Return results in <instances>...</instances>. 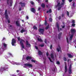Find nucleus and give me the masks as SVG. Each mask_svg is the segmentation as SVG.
I'll list each match as a JSON object with an SVG mask.
<instances>
[{
    "instance_id": "c03bdc74",
    "label": "nucleus",
    "mask_w": 76,
    "mask_h": 76,
    "mask_svg": "<svg viewBox=\"0 0 76 76\" xmlns=\"http://www.w3.org/2000/svg\"><path fill=\"white\" fill-rule=\"evenodd\" d=\"M35 48L37 50H38V48L37 46H35Z\"/></svg>"
},
{
    "instance_id": "a19ab883",
    "label": "nucleus",
    "mask_w": 76,
    "mask_h": 76,
    "mask_svg": "<svg viewBox=\"0 0 76 76\" xmlns=\"http://www.w3.org/2000/svg\"><path fill=\"white\" fill-rule=\"evenodd\" d=\"M31 61L32 62H34V63H35V61L33 60V59L31 60Z\"/></svg>"
},
{
    "instance_id": "ea45409f",
    "label": "nucleus",
    "mask_w": 76,
    "mask_h": 76,
    "mask_svg": "<svg viewBox=\"0 0 76 76\" xmlns=\"http://www.w3.org/2000/svg\"><path fill=\"white\" fill-rule=\"evenodd\" d=\"M40 47H44V44L40 45Z\"/></svg>"
},
{
    "instance_id": "a211bd4d",
    "label": "nucleus",
    "mask_w": 76,
    "mask_h": 76,
    "mask_svg": "<svg viewBox=\"0 0 76 76\" xmlns=\"http://www.w3.org/2000/svg\"><path fill=\"white\" fill-rule=\"evenodd\" d=\"M67 55L69 57V58H72L73 57V56L72 55L68 53L67 54Z\"/></svg>"
},
{
    "instance_id": "7ed1b4c3",
    "label": "nucleus",
    "mask_w": 76,
    "mask_h": 76,
    "mask_svg": "<svg viewBox=\"0 0 76 76\" xmlns=\"http://www.w3.org/2000/svg\"><path fill=\"white\" fill-rule=\"evenodd\" d=\"M38 31L39 32L41 33L42 35H43V34H44V29L39 28L38 29Z\"/></svg>"
},
{
    "instance_id": "338daca9",
    "label": "nucleus",
    "mask_w": 76,
    "mask_h": 76,
    "mask_svg": "<svg viewBox=\"0 0 76 76\" xmlns=\"http://www.w3.org/2000/svg\"><path fill=\"white\" fill-rule=\"evenodd\" d=\"M9 54L10 56H12V54L11 53H9Z\"/></svg>"
},
{
    "instance_id": "6e6552de",
    "label": "nucleus",
    "mask_w": 76,
    "mask_h": 76,
    "mask_svg": "<svg viewBox=\"0 0 76 76\" xmlns=\"http://www.w3.org/2000/svg\"><path fill=\"white\" fill-rule=\"evenodd\" d=\"M26 46L27 47H31V45L30 44H29V42H28V40H26Z\"/></svg>"
},
{
    "instance_id": "72a5a7b5",
    "label": "nucleus",
    "mask_w": 76,
    "mask_h": 76,
    "mask_svg": "<svg viewBox=\"0 0 76 76\" xmlns=\"http://www.w3.org/2000/svg\"><path fill=\"white\" fill-rule=\"evenodd\" d=\"M47 21L46 20H45V25H47Z\"/></svg>"
},
{
    "instance_id": "13d9d810",
    "label": "nucleus",
    "mask_w": 76,
    "mask_h": 76,
    "mask_svg": "<svg viewBox=\"0 0 76 76\" xmlns=\"http://www.w3.org/2000/svg\"><path fill=\"white\" fill-rule=\"evenodd\" d=\"M72 1H73V0H69V2H72Z\"/></svg>"
},
{
    "instance_id": "5701e85b",
    "label": "nucleus",
    "mask_w": 76,
    "mask_h": 76,
    "mask_svg": "<svg viewBox=\"0 0 76 76\" xmlns=\"http://www.w3.org/2000/svg\"><path fill=\"white\" fill-rule=\"evenodd\" d=\"M38 53L39 54V55H40V56H41V55H42V53L40 51H39Z\"/></svg>"
},
{
    "instance_id": "6ab92c4d",
    "label": "nucleus",
    "mask_w": 76,
    "mask_h": 76,
    "mask_svg": "<svg viewBox=\"0 0 76 76\" xmlns=\"http://www.w3.org/2000/svg\"><path fill=\"white\" fill-rule=\"evenodd\" d=\"M41 6L42 8H45V5L44 4L42 3L41 4Z\"/></svg>"
},
{
    "instance_id": "49530a36",
    "label": "nucleus",
    "mask_w": 76,
    "mask_h": 76,
    "mask_svg": "<svg viewBox=\"0 0 76 76\" xmlns=\"http://www.w3.org/2000/svg\"><path fill=\"white\" fill-rule=\"evenodd\" d=\"M45 44H47V39H45Z\"/></svg>"
},
{
    "instance_id": "cd10ccee",
    "label": "nucleus",
    "mask_w": 76,
    "mask_h": 76,
    "mask_svg": "<svg viewBox=\"0 0 76 76\" xmlns=\"http://www.w3.org/2000/svg\"><path fill=\"white\" fill-rule=\"evenodd\" d=\"M49 26H47L46 27H45V29H49Z\"/></svg>"
},
{
    "instance_id": "f8f14e48",
    "label": "nucleus",
    "mask_w": 76,
    "mask_h": 76,
    "mask_svg": "<svg viewBox=\"0 0 76 76\" xmlns=\"http://www.w3.org/2000/svg\"><path fill=\"white\" fill-rule=\"evenodd\" d=\"M61 35H62V33L61 32L59 33V34H58V39H60V38H61Z\"/></svg>"
},
{
    "instance_id": "37998d69",
    "label": "nucleus",
    "mask_w": 76,
    "mask_h": 76,
    "mask_svg": "<svg viewBox=\"0 0 76 76\" xmlns=\"http://www.w3.org/2000/svg\"><path fill=\"white\" fill-rule=\"evenodd\" d=\"M72 22L73 23H75V20H72Z\"/></svg>"
},
{
    "instance_id": "9b49d317",
    "label": "nucleus",
    "mask_w": 76,
    "mask_h": 76,
    "mask_svg": "<svg viewBox=\"0 0 76 76\" xmlns=\"http://www.w3.org/2000/svg\"><path fill=\"white\" fill-rule=\"evenodd\" d=\"M26 59L27 60H31L32 59V57L31 56H28L26 57Z\"/></svg>"
},
{
    "instance_id": "473e14b6",
    "label": "nucleus",
    "mask_w": 76,
    "mask_h": 76,
    "mask_svg": "<svg viewBox=\"0 0 76 76\" xmlns=\"http://www.w3.org/2000/svg\"><path fill=\"white\" fill-rule=\"evenodd\" d=\"M7 3L8 4H9V0H7Z\"/></svg>"
},
{
    "instance_id": "58836bf2",
    "label": "nucleus",
    "mask_w": 76,
    "mask_h": 76,
    "mask_svg": "<svg viewBox=\"0 0 76 76\" xmlns=\"http://www.w3.org/2000/svg\"><path fill=\"white\" fill-rule=\"evenodd\" d=\"M12 6V0H11V2L10 3V6Z\"/></svg>"
},
{
    "instance_id": "a878e982",
    "label": "nucleus",
    "mask_w": 76,
    "mask_h": 76,
    "mask_svg": "<svg viewBox=\"0 0 76 76\" xmlns=\"http://www.w3.org/2000/svg\"><path fill=\"white\" fill-rule=\"evenodd\" d=\"M66 41H67L68 44H69V42L68 40H69V39H68V37L66 38Z\"/></svg>"
},
{
    "instance_id": "2eb2a0df",
    "label": "nucleus",
    "mask_w": 76,
    "mask_h": 76,
    "mask_svg": "<svg viewBox=\"0 0 76 76\" xmlns=\"http://www.w3.org/2000/svg\"><path fill=\"white\" fill-rule=\"evenodd\" d=\"M56 26L58 28V32H60V27H59V25L58 24H56Z\"/></svg>"
},
{
    "instance_id": "7c9ffc66",
    "label": "nucleus",
    "mask_w": 76,
    "mask_h": 76,
    "mask_svg": "<svg viewBox=\"0 0 76 76\" xmlns=\"http://www.w3.org/2000/svg\"><path fill=\"white\" fill-rule=\"evenodd\" d=\"M64 61H67V59H66V57H64Z\"/></svg>"
},
{
    "instance_id": "bb28decb",
    "label": "nucleus",
    "mask_w": 76,
    "mask_h": 76,
    "mask_svg": "<svg viewBox=\"0 0 76 76\" xmlns=\"http://www.w3.org/2000/svg\"><path fill=\"white\" fill-rule=\"evenodd\" d=\"M3 46L5 47H7V45H6V43H3Z\"/></svg>"
},
{
    "instance_id": "c9c22d12",
    "label": "nucleus",
    "mask_w": 76,
    "mask_h": 76,
    "mask_svg": "<svg viewBox=\"0 0 76 76\" xmlns=\"http://www.w3.org/2000/svg\"><path fill=\"white\" fill-rule=\"evenodd\" d=\"M30 3L32 5H34V2H33L32 1H31Z\"/></svg>"
},
{
    "instance_id": "393cba45",
    "label": "nucleus",
    "mask_w": 76,
    "mask_h": 76,
    "mask_svg": "<svg viewBox=\"0 0 76 76\" xmlns=\"http://www.w3.org/2000/svg\"><path fill=\"white\" fill-rule=\"evenodd\" d=\"M61 49V48H60V47H59V49L58 48H57V50L58 52H59V51H60V50Z\"/></svg>"
},
{
    "instance_id": "864d4df0",
    "label": "nucleus",
    "mask_w": 76,
    "mask_h": 76,
    "mask_svg": "<svg viewBox=\"0 0 76 76\" xmlns=\"http://www.w3.org/2000/svg\"><path fill=\"white\" fill-rule=\"evenodd\" d=\"M59 19L60 20L61 19V16H60L59 17Z\"/></svg>"
},
{
    "instance_id": "6e6d98bb",
    "label": "nucleus",
    "mask_w": 76,
    "mask_h": 76,
    "mask_svg": "<svg viewBox=\"0 0 76 76\" xmlns=\"http://www.w3.org/2000/svg\"><path fill=\"white\" fill-rule=\"evenodd\" d=\"M49 55V54L48 53H46V55L47 56H48V55Z\"/></svg>"
},
{
    "instance_id": "c85d7f7f",
    "label": "nucleus",
    "mask_w": 76,
    "mask_h": 76,
    "mask_svg": "<svg viewBox=\"0 0 76 76\" xmlns=\"http://www.w3.org/2000/svg\"><path fill=\"white\" fill-rule=\"evenodd\" d=\"M49 21L50 22H52V21H53V19H52V18H50L49 19Z\"/></svg>"
},
{
    "instance_id": "4d7b16f0",
    "label": "nucleus",
    "mask_w": 76,
    "mask_h": 76,
    "mask_svg": "<svg viewBox=\"0 0 76 76\" xmlns=\"http://www.w3.org/2000/svg\"><path fill=\"white\" fill-rule=\"evenodd\" d=\"M62 28H65V26H63L62 27Z\"/></svg>"
},
{
    "instance_id": "b1692460",
    "label": "nucleus",
    "mask_w": 76,
    "mask_h": 76,
    "mask_svg": "<svg viewBox=\"0 0 76 76\" xmlns=\"http://www.w3.org/2000/svg\"><path fill=\"white\" fill-rule=\"evenodd\" d=\"M68 72H69V74H71V73H72V69H69Z\"/></svg>"
},
{
    "instance_id": "f257e3e1",
    "label": "nucleus",
    "mask_w": 76,
    "mask_h": 76,
    "mask_svg": "<svg viewBox=\"0 0 76 76\" xmlns=\"http://www.w3.org/2000/svg\"><path fill=\"white\" fill-rule=\"evenodd\" d=\"M17 39L18 41H20V43L22 47V49H24V48H25V46L23 44V42H25V40L22 39H20V37H18Z\"/></svg>"
},
{
    "instance_id": "09e8293b",
    "label": "nucleus",
    "mask_w": 76,
    "mask_h": 76,
    "mask_svg": "<svg viewBox=\"0 0 76 76\" xmlns=\"http://www.w3.org/2000/svg\"><path fill=\"white\" fill-rule=\"evenodd\" d=\"M26 19H29V17H28V16H27L26 17Z\"/></svg>"
},
{
    "instance_id": "0eeeda50",
    "label": "nucleus",
    "mask_w": 76,
    "mask_h": 76,
    "mask_svg": "<svg viewBox=\"0 0 76 76\" xmlns=\"http://www.w3.org/2000/svg\"><path fill=\"white\" fill-rule=\"evenodd\" d=\"M21 5V7H25V3L24 2H22V1H20L19 3Z\"/></svg>"
},
{
    "instance_id": "603ef678",
    "label": "nucleus",
    "mask_w": 76,
    "mask_h": 76,
    "mask_svg": "<svg viewBox=\"0 0 76 76\" xmlns=\"http://www.w3.org/2000/svg\"><path fill=\"white\" fill-rule=\"evenodd\" d=\"M75 3L74 2L72 6H75Z\"/></svg>"
},
{
    "instance_id": "f03ea898",
    "label": "nucleus",
    "mask_w": 76,
    "mask_h": 76,
    "mask_svg": "<svg viewBox=\"0 0 76 76\" xmlns=\"http://www.w3.org/2000/svg\"><path fill=\"white\" fill-rule=\"evenodd\" d=\"M16 43V41L15 39H12V40L11 44L12 46H14L15 44Z\"/></svg>"
},
{
    "instance_id": "ddd939ff",
    "label": "nucleus",
    "mask_w": 76,
    "mask_h": 76,
    "mask_svg": "<svg viewBox=\"0 0 76 76\" xmlns=\"http://www.w3.org/2000/svg\"><path fill=\"white\" fill-rule=\"evenodd\" d=\"M15 23L17 26H20V24L19 23V21H16Z\"/></svg>"
},
{
    "instance_id": "aec40b11",
    "label": "nucleus",
    "mask_w": 76,
    "mask_h": 76,
    "mask_svg": "<svg viewBox=\"0 0 76 76\" xmlns=\"http://www.w3.org/2000/svg\"><path fill=\"white\" fill-rule=\"evenodd\" d=\"M73 35L72 34L69 37V40H70V41H71V40H72V39L73 38Z\"/></svg>"
},
{
    "instance_id": "c756f323",
    "label": "nucleus",
    "mask_w": 76,
    "mask_h": 76,
    "mask_svg": "<svg viewBox=\"0 0 76 76\" xmlns=\"http://www.w3.org/2000/svg\"><path fill=\"white\" fill-rule=\"evenodd\" d=\"M48 58H49L50 61V62H51V63H53V61H51V58H50L49 57Z\"/></svg>"
},
{
    "instance_id": "f704fd0d",
    "label": "nucleus",
    "mask_w": 76,
    "mask_h": 76,
    "mask_svg": "<svg viewBox=\"0 0 76 76\" xmlns=\"http://www.w3.org/2000/svg\"><path fill=\"white\" fill-rule=\"evenodd\" d=\"M72 26L75 27V24L73 23L72 24Z\"/></svg>"
},
{
    "instance_id": "e2e57ef3",
    "label": "nucleus",
    "mask_w": 76,
    "mask_h": 76,
    "mask_svg": "<svg viewBox=\"0 0 76 76\" xmlns=\"http://www.w3.org/2000/svg\"><path fill=\"white\" fill-rule=\"evenodd\" d=\"M49 12V11H46L47 13H48Z\"/></svg>"
},
{
    "instance_id": "79ce46f5",
    "label": "nucleus",
    "mask_w": 76,
    "mask_h": 76,
    "mask_svg": "<svg viewBox=\"0 0 76 76\" xmlns=\"http://www.w3.org/2000/svg\"><path fill=\"white\" fill-rule=\"evenodd\" d=\"M67 15L68 16H69V12L68 11L67 12Z\"/></svg>"
},
{
    "instance_id": "dca6fc26",
    "label": "nucleus",
    "mask_w": 76,
    "mask_h": 76,
    "mask_svg": "<svg viewBox=\"0 0 76 76\" xmlns=\"http://www.w3.org/2000/svg\"><path fill=\"white\" fill-rule=\"evenodd\" d=\"M65 73H66V72H67V65L66 64L65 65Z\"/></svg>"
},
{
    "instance_id": "4c0bfd02",
    "label": "nucleus",
    "mask_w": 76,
    "mask_h": 76,
    "mask_svg": "<svg viewBox=\"0 0 76 76\" xmlns=\"http://www.w3.org/2000/svg\"><path fill=\"white\" fill-rule=\"evenodd\" d=\"M49 13H51V12H52V11L51 10V9H50L49 10Z\"/></svg>"
},
{
    "instance_id": "052dcab7",
    "label": "nucleus",
    "mask_w": 76,
    "mask_h": 76,
    "mask_svg": "<svg viewBox=\"0 0 76 76\" xmlns=\"http://www.w3.org/2000/svg\"><path fill=\"white\" fill-rule=\"evenodd\" d=\"M19 70H17L16 71V72H17V73H18V72H19Z\"/></svg>"
},
{
    "instance_id": "680f3d73",
    "label": "nucleus",
    "mask_w": 76,
    "mask_h": 76,
    "mask_svg": "<svg viewBox=\"0 0 76 76\" xmlns=\"http://www.w3.org/2000/svg\"><path fill=\"white\" fill-rule=\"evenodd\" d=\"M43 63H44V64H45V63H46L45 61H44Z\"/></svg>"
},
{
    "instance_id": "8fccbe9b",
    "label": "nucleus",
    "mask_w": 76,
    "mask_h": 76,
    "mask_svg": "<svg viewBox=\"0 0 76 76\" xmlns=\"http://www.w3.org/2000/svg\"><path fill=\"white\" fill-rule=\"evenodd\" d=\"M21 9H22V8H20L19 9V11H21V10H22Z\"/></svg>"
},
{
    "instance_id": "0e129e2a",
    "label": "nucleus",
    "mask_w": 76,
    "mask_h": 76,
    "mask_svg": "<svg viewBox=\"0 0 76 76\" xmlns=\"http://www.w3.org/2000/svg\"><path fill=\"white\" fill-rule=\"evenodd\" d=\"M69 60H70V59H68V60H67V62H69Z\"/></svg>"
},
{
    "instance_id": "3c124183",
    "label": "nucleus",
    "mask_w": 76,
    "mask_h": 76,
    "mask_svg": "<svg viewBox=\"0 0 76 76\" xmlns=\"http://www.w3.org/2000/svg\"><path fill=\"white\" fill-rule=\"evenodd\" d=\"M61 17H62V18H63V17H64V14H63L61 15Z\"/></svg>"
},
{
    "instance_id": "4468645a",
    "label": "nucleus",
    "mask_w": 76,
    "mask_h": 76,
    "mask_svg": "<svg viewBox=\"0 0 76 76\" xmlns=\"http://www.w3.org/2000/svg\"><path fill=\"white\" fill-rule=\"evenodd\" d=\"M27 31V30H25L23 29H22L20 31V32L21 33H23V32H26Z\"/></svg>"
},
{
    "instance_id": "de8ad7c7",
    "label": "nucleus",
    "mask_w": 76,
    "mask_h": 76,
    "mask_svg": "<svg viewBox=\"0 0 76 76\" xmlns=\"http://www.w3.org/2000/svg\"><path fill=\"white\" fill-rule=\"evenodd\" d=\"M72 69V66H71V65H70L69 67V69Z\"/></svg>"
},
{
    "instance_id": "39448f33",
    "label": "nucleus",
    "mask_w": 76,
    "mask_h": 76,
    "mask_svg": "<svg viewBox=\"0 0 76 76\" xmlns=\"http://www.w3.org/2000/svg\"><path fill=\"white\" fill-rule=\"evenodd\" d=\"M24 65L25 66L28 67L29 68H31V67H32V65L30 64H25Z\"/></svg>"
},
{
    "instance_id": "f3484780",
    "label": "nucleus",
    "mask_w": 76,
    "mask_h": 76,
    "mask_svg": "<svg viewBox=\"0 0 76 76\" xmlns=\"http://www.w3.org/2000/svg\"><path fill=\"white\" fill-rule=\"evenodd\" d=\"M33 28L34 29V30H36V31H37V30H38L37 27L35 26H33Z\"/></svg>"
},
{
    "instance_id": "20e7f679",
    "label": "nucleus",
    "mask_w": 76,
    "mask_h": 76,
    "mask_svg": "<svg viewBox=\"0 0 76 76\" xmlns=\"http://www.w3.org/2000/svg\"><path fill=\"white\" fill-rule=\"evenodd\" d=\"M56 7H59L58 8V10H60L61 9V8L62 7L61 5L60 4V2H59L57 4Z\"/></svg>"
},
{
    "instance_id": "a18cd8bd",
    "label": "nucleus",
    "mask_w": 76,
    "mask_h": 76,
    "mask_svg": "<svg viewBox=\"0 0 76 76\" xmlns=\"http://www.w3.org/2000/svg\"><path fill=\"white\" fill-rule=\"evenodd\" d=\"M41 7H39L38 8V11H39L40 10H41Z\"/></svg>"
},
{
    "instance_id": "1a4fd4ad",
    "label": "nucleus",
    "mask_w": 76,
    "mask_h": 76,
    "mask_svg": "<svg viewBox=\"0 0 76 76\" xmlns=\"http://www.w3.org/2000/svg\"><path fill=\"white\" fill-rule=\"evenodd\" d=\"M31 10L32 12H33V13H35V12H36V10H35V9L34 8H31Z\"/></svg>"
},
{
    "instance_id": "423d86ee",
    "label": "nucleus",
    "mask_w": 76,
    "mask_h": 76,
    "mask_svg": "<svg viewBox=\"0 0 76 76\" xmlns=\"http://www.w3.org/2000/svg\"><path fill=\"white\" fill-rule=\"evenodd\" d=\"M4 15L5 16V18L6 19H8L9 17L8 16V15H7V10H6L4 13Z\"/></svg>"
},
{
    "instance_id": "4be33fe9",
    "label": "nucleus",
    "mask_w": 76,
    "mask_h": 76,
    "mask_svg": "<svg viewBox=\"0 0 76 76\" xmlns=\"http://www.w3.org/2000/svg\"><path fill=\"white\" fill-rule=\"evenodd\" d=\"M50 57L51 58H52V59H54V55L53 54V53H51L50 55Z\"/></svg>"
},
{
    "instance_id": "774afa93",
    "label": "nucleus",
    "mask_w": 76,
    "mask_h": 76,
    "mask_svg": "<svg viewBox=\"0 0 76 76\" xmlns=\"http://www.w3.org/2000/svg\"><path fill=\"white\" fill-rule=\"evenodd\" d=\"M22 21L23 22H24V20H22Z\"/></svg>"
},
{
    "instance_id": "bf43d9fd",
    "label": "nucleus",
    "mask_w": 76,
    "mask_h": 76,
    "mask_svg": "<svg viewBox=\"0 0 76 76\" xmlns=\"http://www.w3.org/2000/svg\"><path fill=\"white\" fill-rule=\"evenodd\" d=\"M64 2L62 3H61V6H62V5H63L64 4Z\"/></svg>"
},
{
    "instance_id": "9d476101",
    "label": "nucleus",
    "mask_w": 76,
    "mask_h": 76,
    "mask_svg": "<svg viewBox=\"0 0 76 76\" xmlns=\"http://www.w3.org/2000/svg\"><path fill=\"white\" fill-rule=\"evenodd\" d=\"M70 31L72 34H74L75 33V29H71Z\"/></svg>"
},
{
    "instance_id": "412c9836",
    "label": "nucleus",
    "mask_w": 76,
    "mask_h": 76,
    "mask_svg": "<svg viewBox=\"0 0 76 76\" xmlns=\"http://www.w3.org/2000/svg\"><path fill=\"white\" fill-rule=\"evenodd\" d=\"M37 40L38 41H39V42H42V40L41 39H39V38H37Z\"/></svg>"
},
{
    "instance_id": "5fc2aeb1",
    "label": "nucleus",
    "mask_w": 76,
    "mask_h": 76,
    "mask_svg": "<svg viewBox=\"0 0 76 76\" xmlns=\"http://www.w3.org/2000/svg\"><path fill=\"white\" fill-rule=\"evenodd\" d=\"M10 23V20H8V23Z\"/></svg>"
},
{
    "instance_id": "69168bd1",
    "label": "nucleus",
    "mask_w": 76,
    "mask_h": 76,
    "mask_svg": "<svg viewBox=\"0 0 76 76\" xmlns=\"http://www.w3.org/2000/svg\"><path fill=\"white\" fill-rule=\"evenodd\" d=\"M64 1H65V0H62V2H64Z\"/></svg>"
},
{
    "instance_id": "e433bc0d",
    "label": "nucleus",
    "mask_w": 76,
    "mask_h": 76,
    "mask_svg": "<svg viewBox=\"0 0 76 76\" xmlns=\"http://www.w3.org/2000/svg\"><path fill=\"white\" fill-rule=\"evenodd\" d=\"M50 49H52L53 48V45H51L50 46Z\"/></svg>"
},
{
    "instance_id": "2f4dec72",
    "label": "nucleus",
    "mask_w": 76,
    "mask_h": 76,
    "mask_svg": "<svg viewBox=\"0 0 76 76\" xmlns=\"http://www.w3.org/2000/svg\"><path fill=\"white\" fill-rule=\"evenodd\" d=\"M57 64H58V65H59L60 64V63L59 61H57L56 63Z\"/></svg>"
}]
</instances>
